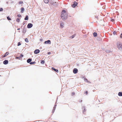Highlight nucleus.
I'll use <instances>...</instances> for the list:
<instances>
[{"label":"nucleus","mask_w":122,"mask_h":122,"mask_svg":"<svg viewBox=\"0 0 122 122\" xmlns=\"http://www.w3.org/2000/svg\"><path fill=\"white\" fill-rule=\"evenodd\" d=\"M61 16L63 20H66L67 16V12L65 10H63L61 13Z\"/></svg>","instance_id":"1"},{"label":"nucleus","mask_w":122,"mask_h":122,"mask_svg":"<svg viewBox=\"0 0 122 122\" xmlns=\"http://www.w3.org/2000/svg\"><path fill=\"white\" fill-rule=\"evenodd\" d=\"M117 45L118 49L121 51H122V44L120 42H118Z\"/></svg>","instance_id":"2"},{"label":"nucleus","mask_w":122,"mask_h":122,"mask_svg":"<svg viewBox=\"0 0 122 122\" xmlns=\"http://www.w3.org/2000/svg\"><path fill=\"white\" fill-rule=\"evenodd\" d=\"M45 44H51V42L50 40H48L47 41H46L44 42Z\"/></svg>","instance_id":"3"},{"label":"nucleus","mask_w":122,"mask_h":122,"mask_svg":"<svg viewBox=\"0 0 122 122\" xmlns=\"http://www.w3.org/2000/svg\"><path fill=\"white\" fill-rule=\"evenodd\" d=\"M77 5V3L76 1H74V4L72 5L73 7H75Z\"/></svg>","instance_id":"4"},{"label":"nucleus","mask_w":122,"mask_h":122,"mask_svg":"<svg viewBox=\"0 0 122 122\" xmlns=\"http://www.w3.org/2000/svg\"><path fill=\"white\" fill-rule=\"evenodd\" d=\"M32 24L31 23H29L27 25V27L28 28H30L32 26Z\"/></svg>","instance_id":"5"},{"label":"nucleus","mask_w":122,"mask_h":122,"mask_svg":"<svg viewBox=\"0 0 122 122\" xmlns=\"http://www.w3.org/2000/svg\"><path fill=\"white\" fill-rule=\"evenodd\" d=\"M40 51L39 50L37 49L36 50L34 51V53L35 54H37L40 52Z\"/></svg>","instance_id":"6"},{"label":"nucleus","mask_w":122,"mask_h":122,"mask_svg":"<svg viewBox=\"0 0 122 122\" xmlns=\"http://www.w3.org/2000/svg\"><path fill=\"white\" fill-rule=\"evenodd\" d=\"M54 0H49V2L51 3L53 5H54Z\"/></svg>","instance_id":"7"},{"label":"nucleus","mask_w":122,"mask_h":122,"mask_svg":"<svg viewBox=\"0 0 122 122\" xmlns=\"http://www.w3.org/2000/svg\"><path fill=\"white\" fill-rule=\"evenodd\" d=\"M78 70L76 68H75L73 70V72L74 73L76 74V73L77 72Z\"/></svg>","instance_id":"8"},{"label":"nucleus","mask_w":122,"mask_h":122,"mask_svg":"<svg viewBox=\"0 0 122 122\" xmlns=\"http://www.w3.org/2000/svg\"><path fill=\"white\" fill-rule=\"evenodd\" d=\"M8 61L7 60H5L3 61V63L4 64H6L8 63Z\"/></svg>","instance_id":"9"},{"label":"nucleus","mask_w":122,"mask_h":122,"mask_svg":"<svg viewBox=\"0 0 122 122\" xmlns=\"http://www.w3.org/2000/svg\"><path fill=\"white\" fill-rule=\"evenodd\" d=\"M118 95L119 96H122V92H119L118 93Z\"/></svg>","instance_id":"10"},{"label":"nucleus","mask_w":122,"mask_h":122,"mask_svg":"<svg viewBox=\"0 0 122 122\" xmlns=\"http://www.w3.org/2000/svg\"><path fill=\"white\" fill-rule=\"evenodd\" d=\"M52 69L54 70L55 71H56L57 72H58V70H56L55 69L54 67H52Z\"/></svg>","instance_id":"11"},{"label":"nucleus","mask_w":122,"mask_h":122,"mask_svg":"<svg viewBox=\"0 0 122 122\" xmlns=\"http://www.w3.org/2000/svg\"><path fill=\"white\" fill-rule=\"evenodd\" d=\"M64 24L63 23H61L60 24V26L62 28H63L64 27Z\"/></svg>","instance_id":"12"},{"label":"nucleus","mask_w":122,"mask_h":122,"mask_svg":"<svg viewBox=\"0 0 122 122\" xmlns=\"http://www.w3.org/2000/svg\"><path fill=\"white\" fill-rule=\"evenodd\" d=\"M31 61V59H28L27 60V62L28 63H29Z\"/></svg>","instance_id":"13"},{"label":"nucleus","mask_w":122,"mask_h":122,"mask_svg":"<svg viewBox=\"0 0 122 122\" xmlns=\"http://www.w3.org/2000/svg\"><path fill=\"white\" fill-rule=\"evenodd\" d=\"M9 54V53L8 52H6L5 54L4 55V57H5L7 55H8Z\"/></svg>","instance_id":"14"},{"label":"nucleus","mask_w":122,"mask_h":122,"mask_svg":"<svg viewBox=\"0 0 122 122\" xmlns=\"http://www.w3.org/2000/svg\"><path fill=\"white\" fill-rule=\"evenodd\" d=\"M44 2L46 3H47L49 2L48 0H44Z\"/></svg>","instance_id":"15"},{"label":"nucleus","mask_w":122,"mask_h":122,"mask_svg":"<svg viewBox=\"0 0 122 122\" xmlns=\"http://www.w3.org/2000/svg\"><path fill=\"white\" fill-rule=\"evenodd\" d=\"M93 36H94L96 37V36H97V33H96L95 32H94L93 33Z\"/></svg>","instance_id":"16"},{"label":"nucleus","mask_w":122,"mask_h":122,"mask_svg":"<svg viewBox=\"0 0 122 122\" xmlns=\"http://www.w3.org/2000/svg\"><path fill=\"white\" fill-rule=\"evenodd\" d=\"M56 105L55 106H54V107L53 109V110L52 111V112L53 113L54 112V111L56 109Z\"/></svg>","instance_id":"17"},{"label":"nucleus","mask_w":122,"mask_h":122,"mask_svg":"<svg viewBox=\"0 0 122 122\" xmlns=\"http://www.w3.org/2000/svg\"><path fill=\"white\" fill-rule=\"evenodd\" d=\"M24 9L23 8H22L21 9V12L22 13L23 12V11H24Z\"/></svg>","instance_id":"18"},{"label":"nucleus","mask_w":122,"mask_h":122,"mask_svg":"<svg viewBox=\"0 0 122 122\" xmlns=\"http://www.w3.org/2000/svg\"><path fill=\"white\" fill-rule=\"evenodd\" d=\"M28 17L27 15H26V16L25 18V20H28Z\"/></svg>","instance_id":"19"},{"label":"nucleus","mask_w":122,"mask_h":122,"mask_svg":"<svg viewBox=\"0 0 122 122\" xmlns=\"http://www.w3.org/2000/svg\"><path fill=\"white\" fill-rule=\"evenodd\" d=\"M25 41L26 42H28V40L27 38H25Z\"/></svg>","instance_id":"20"},{"label":"nucleus","mask_w":122,"mask_h":122,"mask_svg":"<svg viewBox=\"0 0 122 122\" xmlns=\"http://www.w3.org/2000/svg\"><path fill=\"white\" fill-rule=\"evenodd\" d=\"M44 63L45 61L43 60L41 61V63L42 64H43Z\"/></svg>","instance_id":"21"},{"label":"nucleus","mask_w":122,"mask_h":122,"mask_svg":"<svg viewBox=\"0 0 122 122\" xmlns=\"http://www.w3.org/2000/svg\"><path fill=\"white\" fill-rule=\"evenodd\" d=\"M35 63V62H30V64H34Z\"/></svg>","instance_id":"22"},{"label":"nucleus","mask_w":122,"mask_h":122,"mask_svg":"<svg viewBox=\"0 0 122 122\" xmlns=\"http://www.w3.org/2000/svg\"><path fill=\"white\" fill-rule=\"evenodd\" d=\"M7 19L8 20H11V19L9 17H7Z\"/></svg>","instance_id":"23"},{"label":"nucleus","mask_w":122,"mask_h":122,"mask_svg":"<svg viewBox=\"0 0 122 122\" xmlns=\"http://www.w3.org/2000/svg\"><path fill=\"white\" fill-rule=\"evenodd\" d=\"M20 45H21V44L20 42H19L18 43V45H17L18 46H20Z\"/></svg>","instance_id":"24"},{"label":"nucleus","mask_w":122,"mask_h":122,"mask_svg":"<svg viewBox=\"0 0 122 122\" xmlns=\"http://www.w3.org/2000/svg\"><path fill=\"white\" fill-rule=\"evenodd\" d=\"M23 55L22 54H20V55L19 57H23Z\"/></svg>","instance_id":"25"},{"label":"nucleus","mask_w":122,"mask_h":122,"mask_svg":"<svg viewBox=\"0 0 122 122\" xmlns=\"http://www.w3.org/2000/svg\"><path fill=\"white\" fill-rule=\"evenodd\" d=\"M16 21L18 22L20 21V20L19 19L17 18L16 20Z\"/></svg>","instance_id":"26"},{"label":"nucleus","mask_w":122,"mask_h":122,"mask_svg":"<svg viewBox=\"0 0 122 122\" xmlns=\"http://www.w3.org/2000/svg\"><path fill=\"white\" fill-rule=\"evenodd\" d=\"M23 3V2L22 1H20L19 2V4H22Z\"/></svg>","instance_id":"27"},{"label":"nucleus","mask_w":122,"mask_h":122,"mask_svg":"<svg viewBox=\"0 0 122 122\" xmlns=\"http://www.w3.org/2000/svg\"><path fill=\"white\" fill-rule=\"evenodd\" d=\"M114 21V20L112 19H111V21L112 22H113Z\"/></svg>","instance_id":"28"},{"label":"nucleus","mask_w":122,"mask_h":122,"mask_svg":"<svg viewBox=\"0 0 122 122\" xmlns=\"http://www.w3.org/2000/svg\"><path fill=\"white\" fill-rule=\"evenodd\" d=\"M17 16L18 17H20L21 16V15L20 14H19L17 15Z\"/></svg>","instance_id":"29"},{"label":"nucleus","mask_w":122,"mask_h":122,"mask_svg":"<svg viewBox=\"0 0 122 122\" xmlns=\"http://www.w3.org/2000/svg\"><path fill=\"white\" fill-rule=\"evenodd\" d=\"M75 36V35H74L71 36L72 38H73Z\"/></svg>","instance_id":"30"},{"label":"nucleus","mask_w":122,"mask_h":122,"mask_svg":"<svg viewBox=\"0 0 122 122\" xmlns=\"http://www.w3.org/2000/svg\"><path fill=\"white\" fill-rule=\"evenodd\" d=\"M113 34L114 35H115V34H116V32L115 31H114L113 32Z\"/></svg>","instance_id":"31"},{"label":"nucleus","mask_w":122,"mask_h":122,"mask_svg":"<svg viewBox=\"0 0 122 122\" xmlns=\"http://www.w3.org/2000/svg\"><path fill=\"white\" fill-rule=\"evenodd\" d=\"M3 10V9L2 8H0V11H2Z\"/></svg>","instance_id":"32"},{"label":"nucleus","mask_w":122,"mask_h":122,"mask_svg":"<svg viewBox=\"0 0 122 122\" xmlns=\"http://www.w3.org/2000/svg\"><path fill=\"white\" fill-rule=\"evenodd\" d=\"M54 5L56 6V2H54Z\"/></svg>","instance_id":"33"},{"label":"nucleus","mask_w":122,"mask_h":122,"mask_svg":"<svg viewBox=\"0 0 122 122\" xmlns=\"http://www.w3.org/2000/svg\"><path fill=\"white\" fill-rule=\"evenodd\" d=\"M75 94V93L74 92H72V95H74Z\"/></svg>","instance_id":"34"},{"label":"nucleus","mask_w":122,"mask_h":122,"mask_svg":"<svg viewBox=\"0 0 122 122\" xmlns=\"http://www.w3.org/2000/svg\"><path fill=\"white\" fill-rule=\"evenodd\" d=\"M48 54L49 55H50L51 54V52H48Z\"/></svg>","instance_id":"35"},{"label":"nucleus","mask_w":122,"mask_h":122,"mask_svg":"<svg viewBox=\"0 0 122 122\" xmlns=\"http://www.w3.org/2000/svg\"><path fill=\"white\" fill-rule=\"evenodd\" d=\"M85 81L86 82H87V80L86 79H85Z\"/></svg>","instance_id":"36"},{"label":"nucleus","mask_w":122,"mask_h":122,"mask_svg":"<svg viewBox=\"0 0 122 122\" xmlns=\"http://www.w3.org/2000/svg\"><path fill=\"white\" fill-rule=\"evenodd\" d=\"M19 57H16V58L17 59H19Z\"/></svg>","instance_id":"37"},{"label":"nucleus","mask_w":122,"mask_h":122,"mask_svg":"<svg viewBox=\"0 0 122 122\" xmlns=\"http://www.w3.org/2000/svg\"><path fill=\"white\" fill-rule=\"evenodd\" d=\"M84 110H83V112H84V111L85 112V108L84 107Z\"/></svg>","instance_id":"38"},{"label":"nucleus","mask_w":122,"mask_h":122,"mask_svg":"<svg viewBox=\"0 0 122 122\" xmlns=\"http://www.w3.org/2000/svg\"><path fill=\"white\" fill-rule=\"evenodd\" d=\"M41 41H42V39H41L40 40Z\"/></svg>","instance_id":"39"},{"label":"nucleus","mask_w":122,"mask_h":122,"mask_svg":"<svg viewBox=\"0 0 122 122\" xmlns=\"http://www.w3.org/2000/svg\"><path fill=\"white\" fill-rule=\"evenodd\" d=\"M86 94H87V91H86Z\"/></svg>","instance_id":"40"},{"label":"nucleus","mask_w":122,"mask_h":122,"mask_svg":"<svg viewBox=\"0 0 122 122\" xmlns=\"http://www.w3.org/2000/svg\"><path fill=\"white\" fill-rule=\"evenodd\" d=\"M20 29V28H18V29H17V30H19Z\"/></svg>","instance_id":"41"},{"label":"nucleus","mask_w":122,"mask_h":122,"mask_svg":"<svg viewBox=\"0 0 122 122\" xmlns=\"http://www.w3.org/2000/svg\"><path fill=\"white\" fill-rule=\"evenodd\" d=\"M121 35H122V33L121 34Z\"/></svg>","instance_id":"42"},{"label":"nucleus","mask_w":122,"mask_h":122,"mask_svg":"<svg viewBox=\"0 0 122 122\" xmlns=\"http://www.w3.org/2000/svg\"><path fill=\"white\" fill-rule=\"evenodd\" d=\"M120 37H122V36H120Z\"/></svg>","instance_id":"43"}]
</instances>
